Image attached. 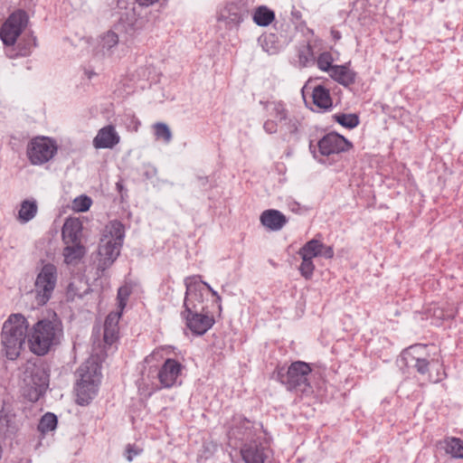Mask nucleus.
Returning a JSON list of instances; mask_svg holds the SVG:
<instances>
[{"mask_svg":"<svg viewBox=\"0 0 463 463\" xmlns=\"http://www.w3.org/2000/svg\"><path fill=\"white\" fill-rule=\"evenodd\" d=\"M29 324L20 313L11 314L4 322L1 331L2 352L8 360H16L28 337Z\"/></svg>","mask_w":463,"mask_h":463,"instance_id":"1","label":"nucleus"},{"mask_svg":"<svg viewBox=\"0 0 463 463\" xmlns=\"http://www.w3.org/2000/svg\"><path fill=\"white\" fill-rule=\"evenodd\" d=\"M62 335V324L56 316L52 319L39 320L29 330V348L37 355H44L52 346L60 344Z\"/></svg>","mask_w":463,"mask_h":463,"instance_id":"2","label":"nucleus"},{"mask_svg":"<svg viewBox=\"0 0 463 463\" xmlns=\"http://www.w3.org/2000/svg\"><path fill=\"white\" fill-rule=\"evenodd\" d=\"M124 237L125 229L120 222L111 221L105 226L98 250L99 270L104 271L114 263L119 256Z\"/></svg>","mask_w":463,"mask_h":463,"instance_id":"3","label":"nucleus"},{"mask_svg":"<svg viewBox=\"0 0 463 463\" xmlns=\"http://www.w3.org/2000/svg\"><path fill=\"white\" fill-rule=\"evenodd\" d=\"M311 368L308 364L297 361L292 363L287 369L279 367L276 370V378L287 390L297 392H308L311 390L308 383V375Z\"/></svg>","mask_w":463,"mask_h":463,"instance_id":"4","label":"nucleus"},{"mask_svg":"<svg viewBox=\"0 0 463 463\" xmlns=\"http://www.w3.org/2000/svg\"><path fill=\"white\" fill-rule=\"evenodd\" d=\"M57 280L56 266L52 263L44 264L36 276L33 290L37 306H43L50 300L56 288Z\"/></svg>","mask_w":463,"mask_h":463,"instance_id":"5","label":"nucleus"},{"mask_svg":"<svg viewBox=\"0 0 463 463\" xmlns=\"http://www.w3.org/2000/svg\"><path fill=\"white\" fill-rule=\"evenodd\" d=\"M57 152V142L45 136L32 138L26 147V156L33 165H43L50 162Z\"/></svg>","mask_w":463,"mask_h":463,"instance_id":"6","label":"nucleus"},{"mask_svg":"<svg viewBox=\"0 0 463 463\" xmlns=\"http://www.w3.org/2000/svg\"><path fill=\"white\" fill-rule=\"evenodd\" d=\"M27 24V15L24 11L13 13L2 25L0 38L5 45L12 46L15 43Z\"/></svg>","mask_w":463,"mask_h":463,"instance_id":"7","label":"nucleus"},{"mask_svg":"<svg viewBox=\"0 0 463 463\" xmlns=\"http://www.w3.org/2000/svg\"><path fill=\"white\" fill-rule=\"evenodd\" d=\"M186 293L184 302V312L204 311V289L202 283L194 278L185 279Z\"/></svg>","mask_w":463,"mask_h":463,"instance_id":"8","label":"nucleus"},{"mask_svg":"<svg viewBox=\"0 0 463 463\" xmlns=\"http://www.w3.org/2000/svg\"><path fill=\"white\" fill-rule=\"evenodd\" d=\"M317 147L320 156L329 157L348 151L351 143L343 136L332 132L324 136L317 142Z\"/></svg>","mask_w":463,"mask_h":463,"instance_id":"9","label":"nucleus"},{"mask_svg":"<svg viewBox=\"0 0 463 463\" xmlns=\"http://www.w3.org/2000/svg\"><path fill=\"white\" fill-rule=\"evenodd\" d=\"M184 365L178 361L166 358L157 373L161 388H171L176 385L182 373Z\"/></svg>","mask_w":463,"mask_h":463,"instance_id":"10","label":"nucleus"},{"mask_svg":"<svg viewBox=\"0 0 463 463\" xmlns=\"http://www.w3.org/2000/svg\"><path fill=\"white\" fill-rule=\"evenodd\" d=\"M187 327L194 335H204L214 324V318L204 311L183 312Z\"/></svg>","mask_w":463,"mask_h":463,"instance_id":"11","label":"nucleus"},{"mask_svg":"<svg viewBox=\"0 0 463 463\" xmlns=\"http://www.w3.org/2000/svg\"><path fill=\"white\" fill-rule=\"evenodd\" d=\"M426 346L417 345L409 347L402 353V359L408 367H412L420 374L427 373L429 370V361L425 357Z\"/></svg>","mask_w":463,"mask_h":463,"instance_id":"12","label":"nucleus"},{"mask_svg":"<svg viewBox=\"0 0 463 463\" xmlns=\"http://www.w3.org/2000/svg\"><path fill=\"white\" fill-rule=\"evenodd\" d=\"M240 453L241 460L238 463H264L267 458L263 446L257 439L245 442Z\"/></svg>","mask_w":463,"mask_h":463,"instance_id":"13","label":"nucleus"},{"mask_svg":"<svg viewBox=\"0 0 463 463\" xmlns=\"http://www.w3.org/2000/svg\"><path fill=\"white\" fill-rule=\"evenodd\" d=\"M120 142V137L112 125L100 128L93 139V146L96 149H111Z\"/></svg>","mask_w":463,"mask_h":463,"instance_id":"14","label":"nucleus"},{"mask_svg":"<svg viewBox=\"0 0 463 463\" xmlns=\"http://www.w3.org/2000/svg\"><path fill=\"white\" fill-rule=\"evenodd\" d=\"M298 254L299 256H305L311 260L318 256L332 259L334 257V250L331 246H326L320 241L312 239L299 249Z\"/></svg>","mask_w":463,"mask_h":463,"instance_id":"15","label":"nucleus"},{"mask_svg":"<svg viewBox=\"0 0 463 463\" xmlns=\"http://www.w3.org/2000/svg\"><path fill=\"white\" fill-rule=\"evenodd\" d=\"M77 382L87 383L100 384L101 372L100 366L93 360H88L83 363L76 372Z\"/></svg>","mask_w":463,"mask_h":463,"instance_id":"16","label":"nucleus"},{"mask_svg":"<svg viewBox=\"0 0 463 463\" xmlns=\"http://www.w3.org/2000/svg\"><path fill=\"white\" fill-rule=\"evenodd\" d=\"M64 244L81 242L82 222L78 218H68L61 230Z\"/></svg>","mask_w":463,"mask_h":463,"instance_id":"17","label":"nucleus"},{"mask_svg":"<svg viewBox=\"0 0 463 463\" xmlns=\"http://www.w3.org/2000/svg\"><path fill=\"white\" fill-rule=\"evenodd\" d=\"M20 427L19 420L14 410L7 405H4L0 411V432L5 435L15 433Z\"/></svg>","mask_w":463,"mask_h":463,"instance_id":"18","label":"nucleus"},{"mask_svg":"<svg viewBox=\"0 0 463 463\" xmlns=\"http://www.w3.org/2000/svg\"><path fill=\"white\" fill-rule=\"evenodd\" d=\"M118 35L113 31H108L102 33L98 40L95 47V53L98 56H110L113 49L118 44Z\"/></svg>","mask_w":463,"mask_h":463,"instance_id":"19","label":"nucleus"},{"mask_svg":"<svg viewBox=\"0 0 463 463\" xmlns=\"http://www.w3.org/2000/svg\"><path fill=\"white\" fill-rule=\"evenodd\" d=\"M28 384H32L33 389L30 399L37 401L48 386V376L43 370L35 368L32 372L31 380L28 382Z\"/></svg>","mask_w":463,"mask_h":463,"instance_id":"20","label":"nucleus"},{"mask_svg":"<svg viewBox=\"0 0 463 463\" xmlns=\"http://www.w3.org/2000/svg\"><path fill=\"white\" fill-rule=\"evenodd\" d=\"M260 222L270 231H279L287 223L286 216L278 210H266L260 215Z\"/></svg>","mask_w":463,"mask_h":463,"instance_id":"21","label":"nucleus"},{"mask_svg":"<svg viewBox=\"0 0 463 463\" xmlns=\"http://www.w3.org/2000/svg\"><path fill=\"white\" fill-rule=\"evenodd\" d=\"M99 386V384L77 382L75 387L76 402L81 406L88 405L97 395Z\"/></svg>","mask_w":463,"mask_h":463,"instance_id":"22","label":"nucleus"},{"mask_svg":"<svg viewBox=\"0 0 463 463\" xmlns=\"http://www.w3.org/2000/svg\"><path fill=\"white\" fill-rule=\"evenodd\" d=\"M121 311L111 312L106 317L104 323V342L112 345L118 336V321L121 317Z\"/></svg>","mask_w":463,"mask_h":463,"instance_id":"23","label":"nucleus"},{"mask_svg":"<svg viewBox=\"0 0 463 463\" xmlns=\"http://www.w3.org/2000/svg\"><path fill=\"white\" fill-rule=\"evenodd\" d=\"M330 77L344 86L354 83L356 73L346 65H335L331 68Z\"/></svg>","mask_w":463,"mask_h":463,"instance_id":"24","label":"nucleus"},{"mask_svg":"<svg viewBox=\"0 0 463 463\" xmlns=\"http://www.w3.org/2000/svg\"><path fill=\"white\" fill-rule=\"evenodd\" d=\"M37 213V201L33 198L25 199L20 203L17 221L22 224L27 223L36 216Z\"/></svg>","mask_w":463,"mask_h":463,"instance_id":"25","label":"nucleus"},{"mask_svg":"<svg viewBox=\"0 0 463 463\" xmlns=\"http://www.w3.org/2000/svg\"><path fill=\"white\" fill-rule=\"evenodd\" d=\"M62 255L67 265H76L83 258L86 249L81 242L65 244Z\"/></svg>","mask_w":463,"mask_h":463,"instance_id":"26","label":"nucleus"},{"mask_svg":"<svg viewBox=\"0 0 463 463\" xmlns=\"http://www.w3.org/2000/svg\"><path fill=\"white\" fill-rule=\"evenodd\" d=\"M90 290V285L83 279H75L68 286L66 290V298L70 301L77 298H82Z\"/></svg>","mask_w":463,"mask_h":463,"instance_id":"27","label":"nucleus"},{"mask_svg":"<svg viewBox=\"0 0 463 463\" xmlns=\"http://www.w3.org/2000/svg\"><path fill=\"white\" fill-rule=\"evenodd\" d=\"M265 109L269 115L279 122L282 123L289 116L286 104L280 100L268 101L265 103Z\"/></svg>","mask_w":463,"mask_h":463,"instance_id":"28","label":"nucleus"},{"mask_svg":"<svg viewBox=\"0 0 463 463\" xmlns=\"http://www.w3.org/2000/svg\"><path fill=\"white\" fill-rule=\"evenodd\" d=\"M314 104L322 109H327L332 107V99L328 90L323 86H317L312 93Z\"/></svg>","mask_w":463,"mask_h":463,"instance_id":"29","label":"nucleus"},{"mask_svg":"<svg viewBox=\"0 0 463 463\" xmlns=\"http://www.w3.org/2000/svg\"><path fill=\"white\" fill-rule=\"evenodd\" d=\"M220 20H223L227 25H238L242 21V14L239 12L235 5H228L220 15Z\"/></svg>","mask_w":463,"mask_h":463,"instance_id":"30","label":"nucleus"},{"mask_svg":"<svg viewBox=\"0 0 463 463\" xmlns=\"http://www.w3.org/2000/svg\"><path fill=\"white\" fill-rule=\"evenodd\" d=\"M447 454L456 458H463V440L458 438H448L443 441Z\"/></svg>","mask_w":463,"mask_h":463,"instance_id":"31","label":"nucleus"},{"mask_svg":"<svg viewBox=\"0 0 463 463\" xmlns=\"http://www.w3.org/2000/svg\"><path fill=\"white\" fill-rule=\"evenodd\" d=\"M274 18V12L266 6L258 7L253 14V21L260 26H268Z\"/></svg>","mask_w":463,"mask_h":463,"instance_id":"32","label":"nucleus"},{"mask_svg":"<svg viewBox=\"0 0 463 463\" xmlns=\"http://www.w3.org/2000/svg\"><path fill=\"white\" fill-rule=\"evenodd\" d=\"M57 427V417L51 412L44 414L38 425V430L42 433H47L49 431L54 430Z\"/></svg>","mask_w":463,"mask_h":463,"instance_id":"33","label":"nucleus"},{"mask_svg":"<svg viewBox=\"0 0 463 463\" xmlns=\"http://www.w3.org/2000/svg\"><path fill=\"white\" fill-rule=\"evenodd\" d=\"M155 136L157 139H162L165 143H169L172 139V133L169 127L165 123H156L154 126Z\"/></svg>","mask_w":463,"mask_h":463,"instance_id":"34","label":"nucleus"},{"mask_svg":"<svg viewBox=\"0 0 463 463\" xmlns=\"http://www.w3.org/2000/svg\"><path fill=\"white\" fill-rule=\"evenodd\" d=\"M335 118L340 125L348 128H354L359 124V118L355 114H337Z\"/></svg>","mask_w":463,"mask_h":463,"instance_id":"35","label":"nucleus"},{"mask_svg":"<svg viewBox=\"0 0 463 463\" xmlns=\"http://www.w3.org/2000/svg\"><path fill=\"white\" fill-rule=\"evenodd\" d=\"M170 354L169 347H158L156 348L149 355L145 358V363L147 364H154L159 363L165 359V354Z\"/></svg>","mask_w":463,"mask_h":463,"instance_id":"36","label":"nucleus"},{"mask_svg":"<svg viewBox=\"0 0 463 463\" xmlns=\"http://www.w3.org/2000/svg\"><path fill=\"white\" fill-rule=\"evenodd\" d=\"M300 257L302 259V262L299 266L300 274L305 279H311L314 269H315V265L313 263V260L307 258L305 256H300Z\"/></svg>","mask_w":463,"mask_h":463,"instance_id":"37","label":"nucleus"},{"mask_svg":"<svg viewBox=\"0 0 463 463\" xmlns=\"http://www.w3.org/2000/svg\"><path fill=\"white\" fill-rule=\"evenodd\" d=\"M314 61V54L310 45H306L298 52V62L301 66L306 67Z\"/></svg>","mask_w":463,"mask_h":463,"instance_id":"38","label":"nucleus"},{"mask_svg":"<svg viewBox=\"0 0 463 463\" xmlns=\"http://www.w3.org/2000/svg\"><path fill=\"white\" fill-rule=\"evenodd\" d=\"M333 62V57L331 53L329 52H323L321 53L317 61V64L318 68L323 71H328L331 72V68L334 67L332 65Z\"/></svg>","mask_w":463,"mask_h":463,"instance_id":"39","label":"nucleus"},{"mask_svg":"<svg viewBox=\"0 0 463 463\" xmlns=\"http://www.w3.org/2000/svg\"><path fill=\"white\" fill-rule=\"evenodd\" d=\"M91 205V200L88 196H80L73 200L72 209L76 212H86Z\"/></svg>","mask_w":463,"mask_h":463,"instance_id":"40","label":"nucleus"},{"mask_svg":"<svg viewBox=\"0 0 463 463\" xmlns=\"http://www.w3.org/2000/svg\"><path fill=\"white\" fill-rule=\"evenodd\" d=\"M131 293V289L128 286L125 285L118 288V308L119 311H123L124 307L127 305V301Z\"/></svg>","mask_w":463,"mask_h":463,"instance_id":"41","label":"nucleus"},{"mask_svg":"<svg viewBox=\"0 0 463 463\" xmlns=\"http://www.w3.org/2000/svg\"><path fill=\"white\" fill-rule=\"evenodd\" d=\"M282 123L288 133L296 134L298 132L299 122L296 118L288 116V119L284 120Z\"/></svg>","mask_w":463,"mask_h":463,"instance_id":"42","label":"nucleus"},{"mask_svg":"<svg viewBox=\"0 0 463 463\" xmlns=\"http://www.w3.org/2000/svg\"><path fill=\"white\" fill-rule=\"evenodd\" d=\"M263 128L268 134H274L279 130L277 121L271 118H269L264 122Z\"/></svg>","mask_w":463,"mask_h":463,"instance_id":"43","label":"nucleus"},{"mask_svg":"<svg viewBox=\"0 0 463 463\" xmlns=\"http://www.w3.org/2000/svg\"><path fill=\"white\" fill-rule=\"evenodd\" d=\"M141 453V449L134 447L133 445L128 444L126 448V458L128 461H132L133 458L139 455Z\"/></svg>","mask_w":463,"mask_h":463,"instance_id":"44","label":"nucleus"},{"mask_svg":"<svg viewBox=\"0 0 463 463\" xmlns=\"http://www.w3.org/2000/svg\"><path fill=\"white\" fill-rule=\"evenodd\" d=\"M201 283L203 285V289L205 290V288H206L212 293V295L216 298V301L218 303H220L221 302V297L219 296L217 291H215L208 283H206V282H201ZM219 308L220 309L222 308L221 304H219Z\"/></svg>","mask_w":463,"mask_h":463,"instance_id":"45","label":"nucleus"},{"mask_svg":"<svg viewBox=\"0 0 463 463\" xmlns=\"http://www.w3.org/2000/svg\"><path fill=\"white\" fill-rule=\"evenodd\" d=\"M159 0H137L139 5L141 6H149L158 2Z\"/></svg>","mask_w":463,"mask_h":463,"instance_id":"46","label":"nucleus"},{"mask_svg":"<svg viewBox=\"0 0 463 463\" xmlns=\"http://www.w3.org/2000/svg\"><path fill=\"white\" fill-rule=\"evenodd\" d=\"M117 1V7L118 9H127L128 5V0H116Z\"/></svg>","mask_w":463,"mask_h":463,"instance_id":"47","label":"nucleus"},{"mask_svg":"<svg viewBox=\"0 0 463 463\" xmlns=\"http://www.w3.org/2000/svg\"><path fill=\"white\" fill-rule=\"evenodd\" d=\"M309 149L311 153L313 154V156L317 159L318 161H321V159L318 158L317 152L316 151V148L313 146L312 144L309 145Z\"/></svg>","mask_w":463,"mask_h":463,"instance_id":"48","label":"nucleus"},{"mask_svg":"<svg viewBox=\"0 0 463 463\" xmlns=\"http://www.w3.org/2000/svg\"><path fill=\"white\" fill-rule=\"evenodd\" d=\"M332 33H333V36H334L335 39H339L340 38L339 32L333 31Z\"/></svg>","mask_w":463,"mask_h":463,"instance_id":"49","label":"nucleus"},{"mask_svg":"<svg viewBox=\"0 0 463 463\" xmlns=\"http://www.w3.org/2000/svg\"><path fill=\"white\" fill-rule=\"evenodd\" d=\"M250 421H248V420H245V421H244V428H245L246 430H248V429L250 428Z\"/></svg>","mask_w":463,"mask_h":463,"instance_id":"50","label":"nucleus"},{"mask_svg":"<svg viewBox=\"0 0 463 463\" xmlns=\"http://www.w3.org/2000/svg\"><path fill=\"white\" fill-rule=\"evenodd\" d=\"M235 434H236V430H232L231 431V435H235Z\"/></svg>","mask_w":463,"mask_h":463,"instance_id":"51","label":"nucleus"},{"mask_svg":"<svg viewBox=\"0 0 463 463\" xmlns=\"http://www.w3.org/2000/svg\"><path fill=\"white\" fill-rule=\"evenodd\" d=\"M26 54H27L26 52H21V55H26Z\"/></svg>","mask_w":463,"mask_h":463,"instance_id":"52","label":"nucleus"}]
</instances>
